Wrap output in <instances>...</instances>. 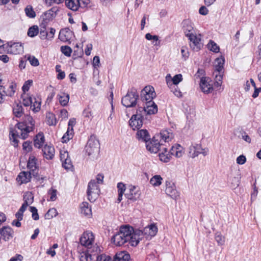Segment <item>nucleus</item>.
Masks as SVG:
<instances>
[{
  "instance_id": "obj_9",
  "label": "nucleus",
  "mask_w": 261,
  "mask_h": 261,
  "mask_svg": "<svg viewBox=\"0 0 261 261\" xmlns=\"http://www.w3.org/2000/svg\"><path fill=\"white\" fill-rule=\"evenodd\" d=\"M154 137L151 140L148 141L146 143V149L151 153H156L159 151H161V146L162 144L158 141V139H155Z\"/></svg>"
},
{
  "instance_id": "obj_14",
  "label": "nucleus",
  "mask_w": 261,
  "mask_h": 261,
  "mask_svg": "<svg viewBox=\"0 0 261 261\" xmlns=\"http://www.w3.org/2000/svg\"><path fill=\"white\" fill-rule=\"evenodd\" d=\"M73 34L72 31H71L69 28L62 29L60 30L59 39L63 42H68L70 43V39Z\"/></svg>"
},
{
  "instance_id": "obj_22",
  "label": "nucleus",
  "mask_w": 261,
  "mask_h": 261,
  "mask_svg": "<svg viewBox=\"0 0 261 261\" xmlns=\"http://www.w3.org/2000/svg\"><path fill=\"white\" fill-rule=\"evenodd\" d=\"M144 105L147 115L154 114L158 112V106L153 101L146 102Z\"/></svg>"
},
{
  "instance_id": "obj_24",
  "label": "nucleus",
  "mask_w": 261,
  "mask_h": 261,
  "mask_svg": "<svg viewBox=\"0 0 261 261\" xmlns=\"http://www.w3.org/2000/svg\"><path fill=\"white\" fill-rule=\"evenodd\" d=\"M81 213L85 216L90 217L92 216L91 207L87 202H83L80 205Z\"/></svg>"
},
{
  "instance_id": "obj_46",
  "label": "nucleus",
  "mask_w": 261,
  "mask_h": 261,
  "mask_svg": "<svg viewBox=\"0 0 261 261\" xmlns=\"http://www.w3.org/2000/svg\"><path fill=\"white\" fill-rule=\"evenodd\" d=\"M159 156L160 160L165 163L168 162L171 158V156L170 155L169 152L168 153H165V152H160L159 153Z\"/></svg>"
},
{
  "instance_id": "obj_56",
  "label": "nucleus",
  "mask_w": 261,
  "mask_h": 261,
  "mask_svg": "<svg viewBox=\"0 0 261 261\" xmlns=\"http://www.w3.org/2000/svg\"><path fill=\"white\" fill-rule=\"evenodd\" d=\"M22 148L27 152H30L32 150V142L30 141H25L23 143Z\"/></svg>"
},
{
  "instance_id": "obj_8",
  "label": "nucleus",
  "mask_w": 261,
  "mask_h": 261,
  "mask_svg": "<svg viewBox=\"0 0 261 261\" xmlns=\"http://www.w3.org/2000/svg\"><path fill=\"white\" fill-rule=\"evenodd\" d=\"M35 122L33 117L27 115L23 118L22 122H18L15 126L17 128H21V127H28L30 130H33L35 128Z\"/></svg>"
},
{
  "instance_id": "obj_20",
  "label": "nucleus",
  "mask_w": 261,
  "mask_h": 261,
  "mask_svg": "<svg viewBox=\"0 0 261 261\" xmlns=\"http://www.w3.org/2000/svg\"><path fill=\"white\" fill-rule=\"evenodd\" d=\"M43 156L47 160H52L55 155V148L53 146L45 145L42 148Z\"/></svg>"
},
{
  "instance_id": "obj_33",
  "label": "nucleus",
  "mask_w": 261,
  "mask_h": 261,
  "mask_svg": "<svg viewBox=\"0 0 261 261\" xmlns=\"http://www.w3.org/2000/svg\"><path fill=\"white\" fill-rule=\"evenodd\" d=\"M57 97L61 106L65 107L68 105L69 100V95L68 94L63 93L62 95L58 94Z\"/></svg>"
},
{
  "instance_id": "obj_21",
  "label": "nucleus",
  "mask_w": 261,
  "mask_h": 261,
  "mask_svg": "<svg viewBox=\"0 0 261 261\" xmlns=\"http://www.w3.org/2000/svg\"><path fill=\"white\" fill-rule=\"evenodd\" d=\"M130 256L126 251L117 252L114 256L112 261H129Z\"/></svg>"
},
{
  "instance_id": "obj_17",
  "label": "nucleus",
  "mask_w": 261,
  "mask_h": 261,
  "mask_svg": "<svg viewBox=\"0 0 261 261\" xmlns=\"http://www.w3.org/2000/svg\"><path fill=\"white\" fill-rule=\"evenodd\" d=\"M14 231L11 227L9 226H3L0 229V234L3 239L5 241L9 240L13 237Z\"/></svg>"
},
{
  "instance_id": "obj_53",
  "label": "nucleus",
  "mask_w": 261,
  "mask_h": 261,
  "mask_svg": "<svg viewBox=\"0 0 261 261\" xmlns=\"http://www.w3.org/2000/svg\"><path fill=\"white\" fill-rule=\"evenodd\" d=\"M29 209L30 211L32 213V218L34 220H38L39 219V216L36 207L34 206H30Z\"/></svg>"
},
{
  "instance_id": "obj_37",
  "label": "nucleus",
  "mask_w": 261,
  "mask_h": 261,
  "mask_svg": "<svg viewBox=\"0 0 261 261\" xmlns=\"http://www.w3.org/2000/svg\"><path fill=\"white\" fill-rule=\"evenodd\" d=\"M163 178L159 175L153 176L150 180V183L154 187L159 186L162 184Z\"/></svg>"
},
{
  "instance_id": "obj_15",
  "label": "nucleus",
  "mask_w": 261,
  "mask_h": 261,
  "mask_svg": "<svg viewBox=\"0 0 261 261\" xmlns=\"http://www.w3.org/2000/svg\"><path fill=\"white\" fill-rule=\"evenodd\" d=\"M188 39L192 42L190 46L193 48V49L196 51H199L202 47V44L201 43V39L198 38L196 35L191 34L188 35Z\"/></svg>"
},
{
  "instance_id": "obj_51",
  "label": "nucleus",
  "mask_w": 261,
  "mask_h": 261,
  "mask_svg": "<svg viewBox=\"0 0 261 261\" xmlns=\"http://www.w3.org/2000/svg\"><path fill=\"white\" fill-rule=\"evenodd\" d=\"M32 84H33V81L31 80H28L24 83V84L22 87V90L24 94H25V93L26 92L29 91V90L31 86L32 85Z\"/></svg>"
},
{
  "instance_id": "obj_34",
  "label": "nucleus",
  "mask_w": 261,
  "mask_h": 261,
  "mask_svg": "<svg viewBox=\"0 0 261 261\" xmlns=\"http://www.w3.org/2000/svg\"><path fill=\"white\" fill-rule=\"evenodd\" d=\"M13 112L16 117L20 118L23 114V109L22 105L20 103H17L13 108Z\"/></svg>"
},
{
  "instance_id": "obj_5",
  "label": "nucleus",
  "mask_w": 261,
  "mask_h": 261,
  "mask_svg": "<svg viewBox=\"0 0 261 261\" xmlns=\"http://www.w3.org/2000/svg\"><path fill=\"white\" fill-rule=\"evenodd\" d=\"M155 97L156 93L152 86H145L141 91L140 98L143 102L152 101Z\"/></svg>"
},
{
  "instance_id": "obj_39",
  "label": "nucleus",
  "mask_w": 261,
  "mask_h": 261,
  "mask_svg": "<svg viewBox=\"0 0 261 261\" xmlns=\"http://www.w3.org/2000/svg\"><path fill=\"white\" fill-rule=\"evenodd\" d=\"M134 115H136L137 116L142 119H143L144 115H147L146 109L143 104V106H138V109L136 110V113Z\"/></svg>"
},
{
  "instance_id": "obj_57",
  "label": "nucleus",
  "mask_w": 261,
  "mask_h": 261,
  "mask_svg": "<svg viewBox=\"0 0 261 261\" xmlns=\"http://www.w3.org/2000/svg\"><path fill=\"white\" fill-rule=\"evenodd\" d=\"M97 261H112V258L110 256L105 254H101L97 256Z\"/></svg>"
},
{
  "instance_id": "obj_12",
  "label": "nucleus",
  "mask_w": 261,
  "mask_h": 261,
  "mask_svg": "<svg viewBox=\"0 0 261 261\" xmlns=\"http://www.w3.org/2000/svg\"><path fill=\"white\" fill-rule=\"evenodd\" d=\"M139 230L142 232L141 236L139 237V242L142 240L145 235H147L152 237L155 236L158 232L157 227L153 224L145 227L143 230L140 229Z\"/></svg>"
},
{
  "instance_id": "obj_30",
  "label": "nucleus",
  "mask_w": 261,
  "mask_h": 261,
  "mask_svg": "<svg viewBox=\"0 0 261 261\" xmlns=\"http://www.w3.org/2000/svg\"><path fill=\"white\" fill-rule=\"evenodd\" d=\"M156 138L160 139V142L164 141V142H169L172 138V134H170L167 130H162L159 135H156Z\"/></svg>"
},
{
  "instance_id": "obj_19",
  "label": "nucleus",
  "mask_w": 261,
  "mask_h": 261,
  "mask_svg": "<svg viewBox=\"0 0 261 261\" xmlns=\"http://www.w3.org/2000/svg\"><path fill=\"white\" fill-rule=\"evenodd\" d=\"M182 30L185 36L188 37L189 35L193 34V27L191 21L189 19H185L181 23Z\"/></svg>"
},
{
  "instance_id": "obj_27",
  "label": "nucleus",
  "mask_w": 261,
  "mask_h": 261,
  "mask_svg": "<svg viewBox=\"0 0 261 261\" xmlns=\"http://www.w3.org/2000/svg\"><path fill=\"white\" fill-rule=\"evenodd\" d=\"M182 149V147L179 144H177L171 147L169 152L171 156L175 155L176 158H180L183 154Z\"/></svg>"
},
{
  "instance_id": "obj_63",
  "label": "nucleus",
  "mask_w": 261,
  "mask_h": 261,
  "mask_svg": "<svg viewBox=\"0 0 261 261\" xmlns=\"http://www.w3.org/2000/svg\"><path fill=\"white\" fill-rule=\"evenodd\" d=\"M241 138L248 143H250L251 139L245 131H241Z\"/></svg>"
},
{
  "instance_id": "obj_36",
  "label": "nucleus",
  "mask_w": 261,
  "mask_h": 261,
  "mask_svg": "<svg viewBox=\"0 0 261 261\" xmlns=\"http://www.w3.org/2000/svg\"><path fill=\"white\" fill-rule=\"evenodd\" d=\"M46 118L47 123L49 125H56L57 122L55 115L50 112H48L46 114Z\"/></svg>"
},
{
  "instance_id": "obj_44",
  "label": "nucleus",
  "mask_w": 261,
  "mask_h": 261,
  "mask_svg": "<svg viewBox=\"0 0 261 261\" xmlns=\"http://www.w3.org/2000/svg\"><path fill=\"white\" fill-rule=\"evenodd\" d=\"M58 215V212L55 208H51L48 210L45 215L46 219H50L56 217Z\"/></svg>"
},
{
  "instance_id": "obj_25",
  "label": "nucleus",
  "mask_w": 261,
  "mask_h": 261,
  "mask_svg": "<svg viewBox=\"0 0 261 261\" xmlns=\"http://www.w3.org/2000/svg\"><path fill=\"white\" fill-rule=\"evenodd\" d=\"M200 86L201 90L206 93H209L212 92L213 88L206 81L205 77H202L200 79Z\"/></svg>"
},
{
  "instance_id": "obj_61",
  "label": "nucleus",
  "mask_w": 261,
  "mask_h": 261,
  "mask_svg": "<svg viewBox=\"0 0 261 261\" xmlns=\"http://www.w3.org/2000/svg\"><path fill=\"white\" fill-rule=\"evenodd\" d=\"M118 188V194H124V191H125V186L122 182H119L117 184Z\"/></svg>"
},
{
  "instance_id": "obj_55",
  "label": "nucleus",
  "mask_w": 261,
  "mask_h": 261,
  "mask_svg": "<svg viewBox=\"0 0 261 261\" xmlns=\"http://www.w3.org/2000/svg\"><path fill=\"white\" fill-rule=\"evenodd\" d=\"M182 80V76L181 74L175 75L172 79L173 85H177Z\"/></svg>"
},
{
  "instance_id": "obj_54",
  "label": "nucleus",
  "mask_w": 261,
  "mask_h": 261,
  "mask_svg": "<svg viewBox=\"0 0 261 261\" xmlns=\"http://www.w3.org/2000/svg\"><path fill=\"white\" fill-rule=\"evenodd\" d=\"M171 91L174 94L175 96L178 97H181L182 96V93L178 89L177 85H171L170 87Z\"/></svg>"
},
{
  "instance_id": "obj_23",
  "label": "nucleus",
  "mask_w": 261,
  "mask_h": 261,
  "mask_svg": "<svg viewBox=\"0 0 261 261\" xmlns=\"http://www.w3.org/2000/svg\"><path fill=\"white\" fill-rule=\"evenodd\" d=\"M36 161L37 160L35 156L33 155H31L29 158L28 163H27V168L29 170L32 171H35V173H36L38 174V169L36 166Z\"/></svg>"
},
{
  "instance_id": "obj_59",
  "label": "nucleus",
  "mask_w": 261,
  "mask_h": 261,
  "mask_svg": "<svg viewBox=\"0 0 261 261\" xmlns=\"http://www.w3.org/2000/svg\"><path fill=\"white\" fill-rule=\"evenodd\" d=\"M57 191L56 189H51L48 192V194H50V200L54 201L57 199Z\"/></svg>"
},
{
  "instance_id": "obj_28",
  "label": "nucleus",
  "mask_w": 261,
  "mask_h": 261,
  "mask_svg": "<svg viewBox=\"0 0 261 261\" xmlns=\"http://www.w3.org/2000/svg\"><path fill=\"white\" fill-rule=\"evenodd\" d=\"M137 138L139 140H141L145 143L150 140V135L146 129L138 130L137 133Z\"/></svg>"
},
{
  "instance_id": "obj_16",
  "label": "nucleus",
  "mask_w": 261,
  "mask_h": 261,
  "mask_svg": "<svg viewBox=\"0 0 261 261\" xmlns=\"http://www.w3.org/2000/svg\"><path fill=\"white\" fill-rule=\"evenodd\" d=\"M143 119L138 117L136 115H133L130 118L129 125L133 130L139 129L143 125Z\"/></svg>"
},
{
  "instance_id": "obj_26",
  "label": "nucleus",
  "mask_w": 261,
  "mask_h": 261,
  "mask_svg": "<svg viewBox=\"0 0 261 261\" xmlns=\"http://www.w3.org/2000/svg\"><path fill=\"white\" fill-rule=\"evenodd\" d=\"M45 138L43 133H39L34 139V145L35 147L40 148L44 144Z\"/></svg>"
},
{
  "instance_id": "obj_47",
  "label": "nucleus",
  "mask_w": 261,
  "mask_h": 261,
  "mask_svg": "<svg viewBox=\"0 0 261 261\" xmlns=\"http://www.w3.org/2000/svg\"><path fill=\"white\" fill-rule=\"evenodd\" d=\"M80 261H91L92 256L88 251L83 252L80 255Z\"/></svg>"
},
{
  "instance_id": "obj_62",
  "label": "nucleus",
  "mask_w": 261,
  "mask_h": 261,
  "mask_svg": "<svg viewBox=\"0 0 261 261\" xmlns=\"http://www.w3.org/2000/svg\"><path fill=\"white\" fill-rule=\"evenodd\" d=\"M90 0H77V5L79 7L85 8L90 3Z\"/></svg>"
},
{
  "instance_id": "obj_29",
  "label": "nucleus",
  "mask_w": 261,
  "mask_h": 261,
  "mask_svg": "<svg viewBox=\"0 0 261 261\" xmlns=\"http://www.w3.org/2000/svg\"><path fill=\"white\" fill-rule=\"evenodd\" d=\"M202 149L201 145L199 144H195L191 145L189 147V155L192 158L197 156L200 153V150Z\"/></svg>"
},
{
  "instance_id": "obj_64",
  "label": "nucleus",
  "mask_w": 261,
  "mask_h": 261,
  "mask_svg": "<svg viewBox=\"0 0 261 261\" xmlns=\"http://www.w3.org/2000/svg\"><path fill=\"white\" fill-rule=\"evenodd\" d=\"M92 65L94 68L100 66V58L98 56H96L93 58Z\"/></svg>"
},
{
  "instance_id": "obj_41",
  "label": "nucleus",
  "mask_w": 261,
  "mask_h": 261,
  "mask_svg": "<svg viewBox=\"0 0 261 261\" xmlns=\"http://www.w3.org/2000/svg\"><path fill=\"white\" fill-rule=\"evenodd\" d=\"M39 33V28L37 25H33L28 31V35L30 37H34Z\"/></svg>"
},
{
  "instance_id": "obj_45",
  "label": "nucleus",
  "mask_w": 261,
  "mask_h": 261,
  "mask_svg": "<svg viewBox=\"0 0 261 261\" xmlns=\"http://www.w3.org/2000/svg\"><path fill=\"white\" fill-rule=\"evenodd\" d=\"M18 129L21 131V134L19 135V138H21L23 140L26 139L29 136V133L33 131L30 130L28 127H21V128Z\"/></svg>"
},
{
  "instance_id": "obj_49",
  "label": "nucleus",
  "mask_w": 261,
  "mask_h": 261,
  "mask_svg": "<svg viewBox=\"0 0 261 261\" xmlns=\"http://www.w3.org/2000/svg\"><path fill=\"white\" fill-rule=\"evenodd\" d=\"M61 51L66 57H70L72 50L70 47L65 45L61 47Z\"/></svg>"
},
{
  "instance_id": "obj_60",
  "label": "nucleus",
  "mask_w": 261,
  "mask_h": 261,
  "mask_svg": "<svg viewBox=\"0 0 261 261\" xmlns=\"http://www.w3.org/2000/svg\"><path fill=\"white\" fill-rule=\"evenodd\" d=\"M216 81L214 83L215 86L218 87L221 86L222 84V80L223 79V75L221 74L216 75Z\"/></svg>"
},
{
  "instance_id": "obj_58",
  "label": "nucleus",
  "mask_w": 261,
  "mask_h": 261,
  "mask_svg": "<svg viewBox=\"0 0 261 261\" xmlns=\"http://www.w3.org/2000/svg\"><path fill=\"white\" fill-rule=\"evenodd\" d=\"M62 167L66 169H70L72 167L71 161L69 158L62 162Z\"/></svg>"
},
{
  "instance_id": "obj_6",
  "label": "nucleus",
  "mask_w": 261,
  "mask_h": 261,
  "mask_svg": "<svg viewBox=\"0 0 261 261\" xmlns=\"http://www.w3.org/2000/svg\"><path fill=\"white\" fill-rule=\"evenodd\" d=\"M165 193L173 199L176 200L179 197V192L176 190L175 184L171 180L165 182Z\"/></svg>"
},
{
  "instance_id": "obj_11",
  "label": "nucleus",
  "mask_w": 261,
  "mask_h": 261,
  "mask_svg": "<svg viewBox=\"0 0 261 261\" xmlns=\"http://www.w3.org/2000/svg\"><path fill=\"white\" fill-rule=\"evenodd\" d=\"M141 192L139 188L135 186H129V192L125 194V196L128 200L134 202L139 199Z\"/></svg>"
},
{
  "instance_id": "obj_42",
  "label": "nucleus",
  "mask_w": 261,
  "mask_h": 261,
  "mask_svg": "<svg viewBox=\"0 0 261 261\" xmlns=\"http://www.w3.org/2000/svg\"><path fill=\"white\" fill-rule=\"evenodd\" d=\"M208 48L212 51L217 53L219 52L220 48L218 45L213 40H210L207 44Z\"/></svg>"
},
{
  "instance_id": "obj_32",
  "label": "nucleus",
  "mask_w": 261,
  "mask_h": 261,
  "mask_svg": "<svg viewBox=\"0 0 261 261\" xmlns=\"http://www.w3.org/2000/svg\"><path fill=\"white\" fill-rule=\"evenodd\" d=\"M80 242L82 246L89 247L92 244V239H90L88 234L84 233L80 239Z\"/></svg>"
},
{
  "instance_id": "obj_3",
  "label": "nucleus",
  "mask_w": 261,
  "mask_h": 261,
  "mask_svg": "<svg viewBox=\"0 0 261 261\" xmlns=\"http://www.w3.org/2000/svg\"><path fill=\"white\" fill-rule=\"evenodd\" d=\"M86 153L93 159L97 156L100 151V143L94 135H91L89 138L85 147Z\"/></svg>"
},
{
  "instance_id": "obj_4",
  "label": "nucleus",
  "mask_w": 261,
  "mask_h": 261,
  "mask_svg": "<svg viewBox=\"0 0 261 261\" xmlns=\"http://www.w3.org/2000/svg\"><path fill=\"white\" fill-rule=\"evenodd\" d=\"M100 192V188L95 180H90L88 183L87 190L88 199L91 202H94L98 198Z\"/></svg>"
},
{
  "instance_id": "obj_7",
  "label": "nucleus",
  "mask_w": 261,
  "mask_h": 261,
  "mask_svg": "<svg viewBox=\"0 0 261 261\" xmlns=\"http://www.w3.org/2000/svg\"><path fill=\"white\" fill-rule=\"evenodd\" d=\"M240 171L239 169L231 170L228 176V182L230 184L232 188L238 187L240 182Z\"/></svg>"
},
{
  "instance_id": "obj_1",
  "label": "nucleus",
  "mask_w": 261,
  "mask_h": 261,
  "mask_svg": "<svg viewBox=\"0 0 261 261\" xmlns=\"http://www.w3.org/2000/svg\"><path fill=\"white\" fill-rule=\"evenodd\" d=\"M142 232L139 229H134L129 225H121L119 230L112 237V242L117 246H121L125 243L133 247L139 243V239Z\"/></svg>"
},
{
  "instance_id": "obj_40",
  "label": "nucleus",
  "mask_w": 261,
  "mask_h": 261,
  "mask_svg": "<svg viewBox=\"0 0 261 261\" xmlns=\"http://www.w3.org/2000/svg\"><path fill=\"white\" fill-rule=\"evenodd\" d=\"M145 39L147 40H152V43L154 45H158L160 44L159 37L157 35H152L150 33H147L145 35Z\"/></svg>"
},
{
  "instance_id": "obj_38",
  "label": "nucleus",
  "mask_w": 261,
  "mask_h": 261,
  "mask_svg": "<svg viewBox=\"0 0 261 261\" xmlns=\"http://www.w3.org/2000/svg\"><path fill=\"white\" fill-rule=\"evenodd\" d=\"M23 202H27L29 205L34 201V196L31 192H25L23 196Z\"/></svg>"
},
{
  "instance_id": "obj_13",
  "label": "nucleus",
  "mask_w": 261,
  "mask_h": 261,
  "mask_svg": "<svg viewBox=\"0 0 261 261\" xmlns=\"http://www.w3.org/2000/svg\"><path fill=\"white\" fill-rule=\"evenodd\" d=\"M8 51L13 54H20L23 51V47L21 43L19 42L12 43L11 42L7 43Z\"/></svg>"
},
{
  "instance_id": "obj_31",
  "label": "nucleus",
  "mask_w": 261,
  "mask_h": 261,
  "mask_svg": "<svg viewBox=\"0 0 261 261\" xmlns=\"http://www.w3.org/2000/svg\"><path fill=\"white\" fill-rule=\"evenodd\" d=\"M224 62V58L222 56H221V58H218L215 60V71L219 74H220L223 70Z\"/></svg>"
},
{
  "instance_id": "obj_43",
  "label": "nucleus",
  "mask_w": 261,
  "mask_h": 261,
  "mask_svg": "<svg viewBox=\"0 0 261 261\" xmlns=\"http://www.w3.org/2000/svg\"><path fill=\"white\" fill-rule=\"evenodd\" d=\"M26 15L31 18H34L36 16V13L33 7L31 5H28L24 9Z\"/></svg>"
},
{
  "instance_id": "obj_52",
  "label": "nucleus",
  "mask_w": 261,
  "mask_h": 261,
  "mask_svg": "<svg viewBox=\"0 0 261 261\" xmlns=\"http://www.w3.org/2000/svg\"><path fill=\"white\" fill-rule=\"evenodd\" d=\"M215 240L219 245H222L224 243L225 238L220 233L217 232L215 234Z\"/></svg>"
},
{
  "instance_id": "obj_35",
  "label": "nucleus",
  "mask_w": 261,
  "mask_h": 261,
  "mask_svg": "<svg viewBox=\"0 0 261 261\" xmlns=\"http://www.w3.org/2000/svg\"><path fill=\"white\" fill-rule=\"evenodd\" d=\"M76 4H77V0H66L65 1L66 7L74 11L77 10L79 8V6Z\"/></svg>"
},
{
  "instance_id": "obj_48",
  "label": "nucleus",
  "mask_w": 261,
  "mask_h": 261,
  "mask_svg": "<svg viewBox=\"0 0 261 261\" xmlns=\"http://www.w3.org/2000/svg\"><path fill=\"white\" fill-rule=\"evenodd\" d=\"M74 133H72V132L67 130L66 133L63 135L62 138V142L63 143H67L70 139H72Z\"/></svg>"
},
{
  "instance_id": "obj_10",
  "label": "nucleus",
  "mask_w": 261,
  "mask_h": 261,
  "mask_svg": "<svg viewBox=\"0 0 261 261\" xmlns=\"http://www.w3.org/2000/svg\"><path fill=\"white\" fill-rule=\"evenodd\" d=\"M32 176L36 178L37 180H40V177L38 174L35 173V171L29 170V171H22L18 175L17 179L21 181L22 184H27L30 181Z\"/></svg>"
},
{
  "instance_id": "obj_18",
  "label": "nucleus",
  "mask_w": 261,
  "mask_h": 261,
  "mask_svg": "<svg viewBox=\"0 0 261 261\" xmlns=\"http://www.w3.org/2000/svg\"><path fill=\"white\" fill-rule=\"evenodd\" d=\"M58 11V7H54L51 8L50 9L48 10V11L45 12L42 15V16L43 17V21H45V22H46V21H48L51 20H53L57 16V14Z\"/></svg>"
},
{
  "instance_id": "obj_50",
  "label": "nucleus",
  "mask_w": 261,
  "mask_h": 261,
  "mask_svg": "<svg viewBox=\"0 0 261 261\" xmlns=\"http://www.w3.org/2000/svg\"><path fill=\"white\" fill-rule=\"evenodd\" d=\"M23 99V105L25 107L32 106L33 103L32 98L31 96H25V95H21Z\"/></svg>"
},
{
  "instance_id": "obj_2",
  "label": "nucleus",
  "mask_w": 261,
  "mask_h": 261,
  "mask_svg": "<svg viewBox=\"0 0 261 261\" xmlns=\"http://www.w3.org/2000/svg\"><path fill=\"white\" fill-rule=\"evenodd\" d=\"M139 95L136 88L132 87L127 90L126 94L121 99L122 105L126 108H133L137 104Z\"/></svg>"
}]
</instances>
